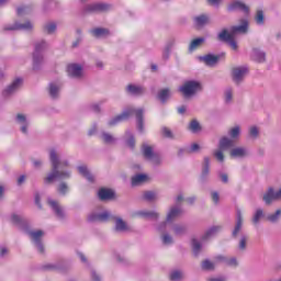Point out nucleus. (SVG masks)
Instances as JSON below:
<instances>
[{"label": "nucleus", "instance_id": "79ce46f5", "mask_svg": "<svg viewBox=\"0 0 281 281\" xmlns=\"http://www.w3.org/2000/svg\"><path fill=\"white\" fill-rule=\"evenodd\" d=\"M202 245L201 241L196 240V239H192V249H193V254L194 256H199V252L202 249Z\"/></svg>", "mask_w": 281, "mask_h": 281}, {"label": "nucleus", "instance_id": "58836bf2", "mask_svg": "<svg viewBox=\"0 0 281 281\" xmlns=\"http://www.w3.org/2000/svg\"><path fill=\"white\" fill-rule=\"evenodd\" d=\"M228 136L231 137V139H234L236 142V139L240 137V127L239 126L232 127L228 131Z\"/></svg>", "mask_w": 281, "mask_h": 281}, {"label": "nucleus", "instance_id": "a211bd4d", "mask_svg": "<svg viewBox=\"0 0 281 281\" xmlns=\"http://www.w3.org/2000/svg\"><path fill=\"white\" fill-rule=\"evenodd\" d=\"M48 205L53 210V212L56 214V216H58V218H63V216H65V213L63 212V207H60L57 201L49 198Z\"/></svg>", "mask_w": 281, "mask_h": 281}, {"label": "nucleus", "instance_id": "8fccbe9b", "mask_svg": "<svg viewBox=\"0 0 281 281\" xmlns=\"http://www.w3.org/2000/svg\"><path fill=\"white\" fill-rule=\"evenodd\" d=\"M173 232L176 236H181L186 234V226L177 224L173 226Z\"/></svg>", "mask_w": 281, "mask_h": 281}, {"label": "nucleus", "instance_id": "37998d69", "mask_svg": "<svg viewBox=\"0 0 281 281\" xmlns=\"http://www.w3.org/2000/svg\"><path fill=\"white\" fill-rule=\"evenodd\" d=\"M127 139H126V144L127 146H130V148H135V136H133V133H131L130 131H127L125 133Z\"/></svg>", "mask_w": 281, "mask_h": 281}, {"label": "nucleus", "instance_id": "c9c22d12", "mask_svg": "<svg viewBox=\"0 0 281 281\" xmlns=\"http://www.w3.org/2000/svg\"><path fill=\"white\" fill-rule=\"evenodd\" d=\"M202 43H205L204 37H199V38L193 40L191 42V44L189 45V52H194V49H196V47H200Z\"/></svg>", "mask_w": 281, "mask_h": 281}, {"label": "nucleus", "instance_id": "bf43d9fd", "mask_svg": "<svg viewBox=\"0 0 281 281\" xmlns=\"http://www.w3.org/2000/svg\"><path fill=\"white\" fill-rule=\"evenodd\" d=\"M162 243L164 245H172V236H170L169 234H165L162 236Z\"/></svg>", "mask_w": 281, "mask_h": 281}, {"label": "nucleus", "instance_id": "603ef678", "mask_svg": "<svg viewBox=\"0 0 281 281\" xmlns=\"http://www.w3.org/2000/svg\"><path fill=\"white\" fill-rule=\"evenodd\" d=\"M153 166L161 165V156L159 154H155L154 157L149 160Z\"/></svg>", "mask_w": 281, "mask_h": 281}, {"label": "nucleus", "instance_id": "cd10ccee", "mask_svg": "<svg viewBox=\"0 0 281 281\" xmlns=\"http://www.w3.org/2000/svg\"><path fill=\"white\" fill-rule=\"evenodd\" d=\"M138 215L143 216V218H149V221H157L159 218L157 211H140Z\"/></svg>", "mask_w": 281, "mask_h": 281}, {"label": "nucleus", "instance_id": "3c124183", "mask_svg": "<svg viewBox=\"0 0 281 281\" xmlns=\"http://www.w3.org/2000/svg\"><path fill=\"white\" fill-rule=\"evenodd\" d=\"M175 45V40H170L167 45H166V48H165V52H164V58H168L169 54H170V50L172 49V46Z\"/></svg>", "mask_w": 281, "mask_h": 281}, {"label": "nucleus", "instance_id": "e433bc0d", "mask_svg": "<svg viewBox=\"0 0 281 281\" xmlns=\"http://www.w3.org/2000/svg\"><path fill=\"white\" fill-rule=\"evenodd\" d=\"M189 131H191V133H201V123H199V121L196 120H192L189 124Z\"/></svg>", "mask_w": 281, "mask_h": 281}, {"label": "nucleus", "instance_id": "13d9d810", "mask_svg": "<svg viewBox=\"0 0 281 281\" xmlns=\"http://www.w3.org/2000/svg\"><path fill=\"white\" fill-rule=\"evenodd\" d=\"M238 248L241 250L247 248V236H241Z\"/></svg>", "mask_w": 281, "mask_h": 281}, {"label": "nucleus", "instance_id": "ea45409f", "mask_svg": "<svg viewBox=\"0 0 281 281\" xmlns=\"http://www.w3.org/2000/svg\"><path fill=\"white\" fill-rule=\"evenodd\" d=\"M171 281H181L183 280V272L181 270H173L170 273Z\"/></svg>", "mask_w": 281, "mask_h": 281}, {"label": "nucleus", "instance_id": "338daca9", "mask_svg": "<svg viewBox=\"0 0 281 281\" xmlns=\"http://www.w3.org/2000/svg\"><path fill=\"white\" fill-rule=\"evenodd\" d=\"M212 199H213L214 203H218V201H220L218 192H213L212 193Z\"/></svg>", "mask_w": 281, "mask_h": 281}, {"label": "nucleus", "instance_id": "39448f33", "mask_svg": "<svg viewBox=\"0 0 281 281\" xmlns=\"http://www.w3.org/2000/svg\"><path fill=\"white\" fill-rule=\"evenodd\" d=\"M247 20L243 21L241 25H236L231 27V32H227V30H223L218 33L217 38L218 41H223L224 43H227L232 49L236 52L238 49V43H236V40H234L235 34H246L247 27H248Z\"/></svg>", "mask_w": 281, "mask_h": 281}, {"label": "nucleus", "instance_id": "49530a36", "mask_svg": "<svg viewBox=\"0 0 281 281\" xmlns=\"http://www.w3.org/2000/svg\"><path fill=\"white\" fill-rule=\"evenodd\" d=\"M48 271H60L63 270V265L60 263H47L45 267Z\"/></svg>", "mask_w": 281, "mask_h": 281}, {"label": "nucleus", "instance_id": "6e6552de", "mask_svg": "<svg viewBox=\"0 0 281 281\" xmlns=\"http://www.w3.org/2000/svg\"><path fill=\"white\" fill-rule=\"evenodd\" d=\"M179 91L184 98H191V95L201 91V82L194 80L186 81L184 85L179 88Z\"/></svg>", "mask_w": 281, "mask_h": 281}, {"label": "nucleus", "instance_id": "ddd939ff", "mask_svg": "<svg viewBox=\"0 0 281 281\" xmlns=\"http://www.w3.org/2000/svg\"><path fill=\"white\" fill-rule=\"evenodd\" d=\"M249 69L247 66H239L233 69V80L238 85V82H243V78L247 76Z\"/></svg>", "mask_w": 281, "mask_h": 281}, {"label": "nucleus", "instance_id": "72a5a7b5", "mask_svg": "<svg viewBox=\"0 0 281 281\" xmlns=\"http://www.w3.org/2000/svg\"><path fill=\"white\" fill-rule=\"evenodd\" d=\"M170 95H171L170 89L168 88H165L158 92V99L162 103L166 102L170 98Z\"/></svg>", "mask_w": 281, "mask_h": 281}, {"label": "nucleus", "instance_id": "864d4df0", "mask_svg": "<svg viewBox=\"0 0 281 281\" xmlns=\"http://www.w3.org/2000/svg\"><path fill=\"white\" fill-rule=\"evenodd\" d=\"M58 192L59 194H67V192H69V187L67 186V183L65 182H61L59 186H58Z\"/></svg>", "mask_w": 281, "mask_h": 281}, {"label": "nucleus", "instance_id": "052dcab7", "mask_svg": "<svg viewBox=\"0 0 281 281\" xmlns=\"http://www.w3.org/2000/svg\"><path fill=\"white\" fill-rule=\"evenodd\" d=\"M225 102H232V90H231V88H227L225 90Z\"/></svg>", "mask_w": 281, "mask_h": 281}, {"label": "nucleus", "instance_id": "1a4fd4ad", "mask_svg": "<svg viewBox=\"0 0 281 281\" xmlns=\"http://www.w3.org/2000/svg\"><path fill=\"white\" fill-rule=\"evenodd\" d=\"M182 210L181 206L179 205H175L171 206L169 212L167 213V220L166 222H162L159 226H158V232H166V225H168V223H172V221H176V218H179V216H181L182 214Z\"/></svg>", "mask_w": 281, "mask_h": 281}, {"label": "nucleus", "instance_id": "aec40b11", "mask_svg": "<svg viewBox=\"0 0 281 281\" xmlns=\"http://www.w3.org/2000/svg\"><path fill=\"white\" fill-rule=\"evenodd\" d=\"M90 34L94 36L95 38H106L111 32L108 29L104 27H95L90 30Z\"/></svg>", "mask_w": 281, "mask_h": 281}, {"label": "nucleus", "instance_id": "de8ad7c7", "mask_svg": "<svg viewBox=\"0 0 281 281\" xmlns=\"http://www.w3.org/2000/svg\"><path fill=\"white\" fill-rule=\"evenodd\" d=\"M202 269L204 271H212L214 269V262H212L210 259H205L202 262Z\"/></svg>", "mask_w": 281, "mask_h": 281}, {"label": "nucleus", "instance_id": "393cba45", "mask_svg": "<svg viewBox=\"0 0 281 281\" xmlns=\"http://www.w3.org/2000/svg\"><path fill=\"white\" fill-rule=\"evenodd\" d=\"M145 89L142 86L137 85H130L127 86V92L131 93V95H144Z\"/></svg>", "mask_w": 281, "mask_h": 281}, {"label": "nucleus", "instance_id": "dca6fc26", "mask_svg": "<svg viewBox=\"0 0 281 281\" xmlns=\"http://www.w3.org/2000/svg\"><path fill=\"white\" fill-rule=\"evenodd\" d=\"M16 124H19L21 133L24 135H27V126H30V122L27 121V117L23 114H18L15 117Z\"/></svg>", "mask_w": 281, "mask_h": 281}, {"label": "nucleus", "instance_id": "09e8293b", "mask_svg": "<svg viewBox=\"0 0 281 281\" xmlns=\"http://www.w3.org/2000/svg\"><path fill=\"white\" fill-rule=\"evenodd\" d=\"M145 201H155L157 199V193L154 191H147L143 194Z\"/></svg>", "mask_w": 281, "mask_h": 281}, {"label": "nucleus", "instance_id": "9b49d317", "mask_svg": "<svg viewBox=\"0 0 281 281\" xmlns=\"http://www.w3.org/2000/svg\"><path fill=\"white\" fill-rule=\"evenodd\" d=\"M227 11L228 12L239 11V12H244V14H249V7H247V4H245V2L240 0H234L228 4Z\"/></svg>", "mask_w": 281, "mask_h": 281}, {"label": "nucleus", "instance_id": "69168bd1", "mask_svg": "<svg viewBox=\"0 0 281 281\" xmlns=\"http://www.w3.org/2000/svg\"><path fill=\"white\" fill-rule=\"evenodd\" d=\"M77 256H78V258L81 260V262H83V265H87V263H88L87 257L85 256V254L78 251V252H77Z\"/></svg>", "mask_w": 281, "mask_h": 281}, {"label": "nucleus", "instance_id": "7ed1b4c3", "mask_svg": "<svg viewBox=\"0 0 281 281\" xmlns=\"http://www.w3.org/2000/svg\"><path fill=\"white\" fill-rule=\"evenodd\" d=\"M112 220L115 221L114 229L115 232L124 233L128 232V224L122 220V217H116L112 215L109 211H103L101 213H91L88 216L89 223H106V221Z\"/></svg>", "mask_w": 281, "mask_h": 281}, {"label": "nucleus", "instance_id": "bb28decb", "mask_svg": "<svg viewBox=\"0 0 281 281\" xmlns=\"http://www.w3.org/2000/svg\"><path fill=\"white\" fill-rule=\"evenodd\" d=\"M210 175V157L204 158L203 167H202V173H201V181H205Z\"/></svg>", "mask_w": 281, "mask_h": 281}, {"label": "nucleus", "instance_id": "4c0bfd02", "mask_svg": "<svg viewBox=\"0 0 281 281\" xmlns=\"http://www.w3.org/2000/svg\"><path fill=\"white\" fill-rule=\"evenodd\" d=\"M60 91V88L56 83H50L49 85V95L53 98V100H56L58 98V93Z\"/></svg>", "mask_w": 281, "mask_h": 281}, {"label": "nucleus", "instance_id": "f03ea898", "mask_svg": "<svg viewBox=\"0 0 281 281\" xmlns=\"http://www.w3.org/2000/svg\"><path fill=\"white\" fill-rule=\"evenodd\" d=\"M11 221L14 225L20 227L27 236H30L33 245L36 247L37 251L40 254H45V247L43 246V236H45V233L43 231H31L30 224L27 223V220L23 218V216L19 214H12Z\"/></svg>", "mask_w": 281, "mask_h": 281}, {"label": "nucleus", "instance_id": "680f3d73", "mask_svg": "<svg viewBox=\"0 0 281 281\" xmlns=\"http://www.w3.org/2000/svg\"><path fill=\"white\" fill-rule=\"evenodd\" d=\"M162 135L164 137H168L169 139L172 138V132L167 127H162Z\"/></svg>", "mask_w": 281, "mask_h": 281}, {"label": "nucleus", "instance_id": "6e6d98bb", "mask_svg": "<svg viewBox=\"0 0 281 281\" xmlns=\"http://www.w3.org/2000/svg\"><path fill=\"white\" fill-rule=\"evenodd\" d=\"M280 214H281V211L278 210L274 214H270L268 215V221H270V223H276V221H278V218H280Z\"/></svg>", "mask_w": 281, "mask_h": 281}, {"label": "nucleus", "instance_id": "7c9ffc66", "mask_svg": "<svg viewBox=\"0 0 281 281\" xmlns=\"http://www.w3.org/2000/svg\"><path fill=\"white\" fill-rule=\"evenodd\" d=\"M218 232H221L220 226H212L211 228H209L205 232V234L202 237V240H207V239L212 238L213 236H216V234H218Z\"/></svg>", "mask_w": 281, "mask_h": 281}, {"label": "nucleus", "instance_id": "2eb2a0df", "mask_svg": "<svg viewBox=\"0 0 281 281\" xmlns=\"http://www.w3.org/2000/svg\"><path fill=\"white\" fill-rule=\"evenodd\" d=\"M67 71L70 78H82V66H80L79 64L68 65Z\"/></svg>", "mask_w": 281, "mask_h": 281}, {"label": "nucleus", "instance_id": "c756f323", "mask_svg": "<svg viewBox=\"0 0 281 281\" xmlns=\"http://www.w3.org/2000/svg\"><path fill=\"white\" fill-rule=\"evenodd\" d=\"M210 23V16L205 14H201L194 18V24L196 27H203V25H207Z\"/></svg>", "mask_w": 281, "mask_h": 281}, {"label": "nucleus", "instance_id": "6ab92c4d", "mask_svg": "<svg viewBox=\"0 0 281 281\" xmlns=\"http://www.w3.org/2000/svg\"><path fill=\"white\" fill-rule=\"evenodd\" d=\"M215 260L216 262H224L225 265H227V267H238V260L236 259V257L227 258L220 255L215 257Z\"/></svg>", "mask_w": 281, "mask_h": 281}, {"label": "nucleus", "instance_id": "a19ab883", "mask_svg": "<svg viewBox=\"0 0 281 281\" xmlns=\"http://www.w3.org/2000/svg\"><path fill=\"white\" fill-rule=\"evenodd\" d=\"M255 21L257 25H265V12L262 10L257 11Z\"/></svg>", "mask_w": 281, "mask_h": 281}, {"label": "nucleus", "instance_id": "9d476101", "mask_svg": "<svg viewBox=\"0 0 281 281\" xmlns=\"http://www.w3.org/2000/svg\"><path fill=\"white\" fill-rule=\"evenodd\" d=\"M34 27V24L32 22L26 21L24 23L21 22H15L14 24H8L4 26L5 31H14V30H20L22 32H32Z\"/></svg>", "mask_w": 281, "mask_h": 281}, {"label": "nucleus", "instance_id": "f3484780", "mask_svg": "<svg viewBox=\"0 0 281 281\" xmlns=\"http://www.w3.org/2000/svg\"><path fill=\"white\" fill-rule=\"evenodd\" d=\"M249 155V149L245 147H236L231 150V156L235 157V159H244Z\"/></svg>", "mask_w": 281, "mask_h": 281}, {"label": "nucleus", "instance_id": "412c9836", "mask_svg": "<svg viewBox=\"0 0 281 281\" xmlns=\"http://www.w3.org/2000/svg\"><path fill=\"white\" fill-rule=\"evenodd\" d=\"M243 229V213L240 212L239 209L236 211V224L235 228L233 231V236L236 237L238 236V233Z\"/></svg>", "mask_w": 281, "mask_h": 281}, {"label": "nucleus", "instance_id": "423d86ee", "mask_svg": "<svg viewBox=\"0 0 281 281\" xmlns=\"http://www.w3.org/2000/svg\"><path fill=\"white\" fill-rule=\"evenodd\" d=\"M113 10V5L106 2H93L86 4L83 8V14H99L100 12H110Z\"/></svg>", "mask_w": 281, "mask_h": 281}, {"label": "nucleus", "instance_id": "5fc2aeb1", "mask_svg": "<svg viewBox=\"0 0 281 281\" xmlns=\"http://www.w3.org/2000/svg\"><path fill=\"white\" fill-rule=\"evenodd\" d=\"M29 13H30L29 7L22 5V7H19V8L16 9V14H18V16H23V14H29Z\"/></svg>", "mask_w": 281, "mask_h": 281}, {"label": "nucleus", "instance_id": "4468645a", "mask_svg": "<svg viewBox=\"0 0 281 281\" xmlns=\"http://www.w3.org/2000/svg\"><path fill=\"white\" fill-rule=\"evenodd\" d=\"M198 58L199 60L204 63V65H206L207 67H214L218 64V60H221V57L218 55H212V54L200 56Z\"/></svg>", "mask_w": 281, "mask_h": 281}, {"label": "nucleus", "instance_id": "473e14b6", "mask_svg": "<svg viewBox=\"0 0 281 281\" xmlns=\"http://www.w3.org/2000/svg\"><path fill=\"white\" fill-rule=\"evenodd\" d=\"M261 218H265V211H262V209H257L252 215L254 225H258Z\"/></svg>", "mask_w": 281, "mask_h": 281}, {"label": "nucleus", "instance_id": "f704fd0d", "mask_svg": "<svg viewBox=\"0 0 281 281\" xmlns=\"http://www.w3.org/2000/svg\"><path fill=\"white\" fill-rule=\"evenodd\" d=\"M101 139L104 142V144H115L116 138L113 137V135L109 134L108 132L101 133Z\"/></svg>", "mask_w": 281, "mask_h": 281}, {"label": "nucleus", "instance_id": "c03bdc74", "mask_svg": "<svg viewBox=\"0 0 281 281\" xmlns=\"http://www.w3.org/2000/svg\"><path fill=\"white\" fill-rule=\"evenodd\" d=\"M199 148H201L199 146V144L194 143L192 144L189 148L187 149H180L179 150V155H183V153H196V150H199Z\"/></svg>", "mask_w": 281, "mask_h": 281}, {"label": "nucleus", "instance_id": "f257e3e1", "mask_svg": "<svg viewBox=\"0 0 281 281\" xmlns=\"http://www.w3.org/2000/svg\"><path fill=\"white\" fill-rule=\"evenodd\" d=\"M49 161L53 169L44 179V183H54V181L71 179V170L64 169L69 168V160L58 157L56 149L49 150Z\"/></svg>", "mask_w": 281, "mask_h": 281}, {"label": "nucleus", "instance_id": "774afa93", "mask_svg": "<svg viewBox=\"0 0 281 281\" xmlns=\"http://www.w3.org/2000/svg\"><path fill=\"white\" fill-rule=\"evenodd\" d=\"M207 281H226L225 277H215V278H211Z\"/></svg>", "mask_w": 281, "mask_h": 281}, {"label": "nucleus", "instance_id": "a18cd8bd", "mask_svg": "<svg viewBox=\"0 0 281 281\" xmlns=\"http://www.w3.org/2000/svg\"><path fill=\"white\" fill-rule=\"evenodd\" d=\"M46 34H54L56 32V24L54 22H48L44 25Z\"/></svg>", "mask_w": 281, "mask_h": 281}, {"label": "nucleus", "instance_id": "0eeeda50", "mask_svg": "<svg viewBox=\"0 0 281 281\" xmlns=\"http://www.w3.org/2000/svg\"><path fill=\"white\" fill-rule=\"evenodd\" d=\"M47 47V42L41 41L35 44V49L33 53V69H41L43 65V52Z\"/></svg>", "mask_w": 281, "mask_h": 281}, {"label": "nucleus", "instance_id": "4d7b16f0", "mask_svg": "<svg viewBox=\"0 0 281 281\" xmlns=\"http://www.w3.org/2000/svg\"><path fill=\"white\" fill-rule=\"evenodd\" d=\"M214 157L215 159H217V161H220L221 164H223L225 161V156L223 155L222 150H216L214 151Z\"/></svg>", "mask_w": 281, "mask_h": 281}, {"label": "nucleus", "instance_id": "c85d7f7f", "mask_svg": "<svg viewBox=\"0 0 281 281\" xmlns=\"http://www.w3.org/2000/svg\"><path fill=\"white\" fill-rule=\"evenodd\" d=\"M79 175H82L85 179H87L90 182H93V175L89 171V168L87 166L82 165L77 167Z\"/></svg>", "mask_w": 281, "mask_h": 281}, {"label": "nucleus", "instance_id": "4be33fe9", "mask_svg": "<svg viewBox=\"0 0 281 281\" xmlns=\"http://www.w3.org/2000/svg\"><path fill=\"white\" fill-rule=\"evenodd\" d=\"M236 142L232 138H227V136H224L220 139V149L221 150H229V148H234V145Z\"/></svg>", "mask_w": 281, "mask_h": 281}, {"label": "nucleus", "instance_id": "e2e57ef3", "mask_svg": "<svg viewBox=\"0 0 281 281\" xmlns=\"http://www.w3.org/2000/svg\"><path fill=\"white\" fill-rule=\"evenodd\" d=\"M91 278H92V281H101V277L100 274H98V272H95L94 269L91 270Z\"/></svg>", "mask_w": 281, "mask_h": 281}, {"label": "nucleus", "instance_id": "20e7f679", "mask_svg": "<svg viewBox=\"0 0 281 281\" xmlns=\"http://www.w3.org/2000/svg\"><path fill=\"white\" fill-rule=\"evenodd\" d=\"M134 114L137 120V130L142 133L144 131V109H135L133 106L126 108L122 114L110 120L108 126H116V124L124 122V120H128V117Z\"/></svg>", "mask_w": 281, "mask_h": 281}, {"label": "nucleus", "instance_id": "2f4dec72", "mask_svg": "<svg viewBox=\"0 0 281 281\" xmlns=\"http://www.w3.org/2000/svg\"><path fill=\"white\" fill-rule=\"evenodd\" d=\"M142 153H143L145 159H147V161H149L156 154L155 151H153V147H150L148 145H143Z\"/></svg>", "mask_w": 281, "mask_h": 281}, {"label": "nucleus", "instance_id": "f8f14e48", "mask_svg": "<svg viewBox=\"0 0 281 281\" xmlns=\"http://www.w3.org/2000/svg\"><path fill=\"white\" fill-rule=\"evenodd\" d=\"M22 83H23V79L16 78L15 80H13V82L10 86H8L3 90L2 95L4 98H10V95H13V93H16L19 89H21Z\"/></svg>", "mask_w": 281, "mask_h": 281}, {"label": "nucleus", "instance_id": "a878e982", "mask_svg": "<svg viewBox=\"0 0 281 281\" xmlns=\"http://www.w3.org/2000/svg\"><path fill=\"white\" fill-rule=\"evenodd\" d=\"M146 181H148V176L144 175V173H138V175L132 177V186L133 187L142 186V183H146Z\"/></svg>", "mask_w": 281, "mask_h": 281}, {"label": "nucleus", "instance_id": "0e129e2a", "mask_svg": "<svg viewBox=\"0 0 281 281\" xmlns=\"http://www.w3.org/2000/svg\"><path fill=\"white\" fill-rule=\"evenodd\" d=\"M250 137H258V127L254 126L249 130Z\"/></svg>", "mask_w": 281, "mask_h": 281}, {"label": "nucleus", "instance_id": "5701e85b", "mask_svg": "<svg viewBox=\"0 0 281 281\" xmlns=\"http://www.w3.org/2000/svg\"><path fill=\"white\" fill-rule=\"evenodd\" d=\"M251 58L256 63H265V60L267 59V54H265V52L259 48H254L251 52Z\"/></svg>", "mask_w": 281, "mask_h": 281}, {"label": "nucleus", "instance_id": "b1692460", "mask_svg": "<svg viewBox=\"0 0 281 281\" xmlns=\"http://www.w3.org/2000/svg\"><path fill=\"white\" fill-rule=\"evenodd\" d=\"M98 196L101 201H109L115 196V193L111 189L99 190Z\"/></svg>", "mask_w": 281, "mask_h": 281}]
</instances>
